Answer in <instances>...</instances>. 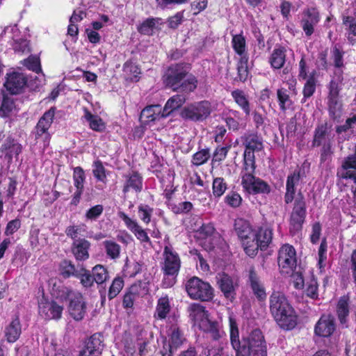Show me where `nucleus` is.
Masks as SVG:
<instances>
[{
  "instance_id": "nucleus-41",
  "label": "nucleus",
  "mask_w": 356,
  "mask_h": 356,
  "mask_svg": "<svg viewBox=\"0 0 356 356\" xmlns=\"http://www.w3.org/2000/svg\"><path fill=\"white\" fill-rule=\"evenodd\" d=\"M84 118L89 122V126L92 130L102 131L105 129V124L101 118L92 114L86 108H84Z\"/></svg>"
},
{
  "instance_id": "nucleus-61",
  "label": "nucleus",
  "mask_w": 356,
  "mask_h": 356,
  "mask_svg": "<svg viewBox=\"0 0 356 356\" xmlns=\"http://www.w3.org/2000/svg\"><path fill=\"white\" fill-rule=\"evenodd\" d=\"M92 173L95 177L99 181L105 182L106 176L105 168L100 161H96L93 163Z\"/></svg>"
},
{
  "instance_id": "nucleus-27",
  "label": "nucleus",
  "mask_w": 356,
  "mask_h": 356,
  "mask_svg": "<svg viewBox=\"0 0 356 356\" xmlns=\"http://www.w3.org/2000/svg\"><path fill=\"white\" fill-rule=\"evenodd\" d=\"M162 108L159 104H154L146 106L140 113V120L144 124L163 118L162 116Z\"/></svg>"
},
{
  "instance_id": "nucleus-19",
  "label": "nucleus",
  "mask_w": 356,
  "mask_h": 356,
  "mask_svg": "<svg viewBox=\"0 0 356 356\" xmlns=\"http://www.w3.org/2000/svg\"><path fill=\"white\" fill-rule=\"evenodd\" d=\"M118 216L124 222L126 227L134 234L141 243H150V238L144 229L137 222L129 218L125 213L120 211Z\"/></svg>"
},
{
  "instance_id": "nucleus-45",
  "label": "nucleus",
  "mask_w": 356,
  "mask_h": 356,
  "mask_svg": "<svg viewBox=\"0 0 356 356\" xmlns=\"http://www.w3.org/2000/svg\"><path fill=\"white\" fill-rule=\"evenodd\" d=\"M232 96L235 102L243 109L246 115L250 113V104L245 93L239 90H234Z\"/></svg>"
},
{
  "instance_id": "nucleus-60",
  "label": "nucleus",
  "mask_w": 356,
  "mask_h": 356,
  "mask_svg": "<svg viewBox=\"0 0 356 356\" xmlns=\"http://www.w3.org/2000/svg\"><path fill=\"white\" fill-rule=\"evenodd\" d=\"M153 209L146 204H140L138 206V216L140 220L145 224H148L151 221V216Z\"/></svg>"
},
{
  "instance_id": "nucleus-34",
  "label": "nucleus",
  "mask_w": 356,
  "mask_h": 356,
  "mask_svg": "<svg viewBox=\"0 0 356 356\" xmlns=\"http://www.w3.org/2000/svg\"><path fill=\"white\" fill-rule=\"evenodd\" d=\"M300 181L299 172H294L287 177L286 184V193L284 196V201L286 204L291 203L294 199L296 192L295 186Z\"/></svg>"
},
{
  "instance_id": "nucleus-50",
  "label": "nucleus",
  "mask_w": 356,
  "mask_h": 356,
  "mask_svg": "<svg viewBox=\"0 0 356 356\" xmlns=\"http://www.w3.org/2000/svg\"><path fill=\"white\" fill-rule=\"evenodd\" d=\"M129 290L130 291L131 293L136 298V299L140 297H143L149 292L147 282H136L132 284Z\"/></svg>"
},
{
  "instance_id": "nucleus-48",
  "label": "nucleus",
  "mask_w": 356,
  "mask_h": 356,
  "mask_svg": "<svg viewBox=\"0 0 356 356\" xmlns=\"http://www.w3.org/2000/svg\"><path fill=\"white\" fill-rule=\"evenodd\" d=\"M160 19L156 18H149L144 21L138 27V31L145 35H152L156 27V24Z\"/></svg>"
},
{
  "instance_id": "nucleus-29",
  "label": "nucleus",
  "mask_w": 356,
  "mask_h": 356,
  "mask_svg": "<svg viewBox=\"0 0 356 356\" xmlns=\"http://www.w3.org/2000/svg\"><path fill=\"white\" fill-rule=\"evenodd\" d=\"M243 345H245L250 351L266 348L264 340V336L259 330H253L247 339H244Z\"/></svg>"
},
{
  "instance_id": "nucleus-18",
  "label": "nucleus",
  "mask_w": 356,
  "mask_h": 356,
  "mask_svg": "<svg viewBox=\"0 0 356 356\" xmlns=\"http://www.w3.org/2000/svg\"><path fill=\"white\" fill-rule=\"evenodd\" d=\"M104 348L102 337L94 334L83 343L78 356H100Z\"/></svg>"
},
{
  "instance_id": "nucleus-52",
  "label": "nucleus",
  "mask_w": 356,
  "mask_h": 356,
  "mask_svg": "<svg viewBox=\"0 0 356 356\" xmlns=\"http://www.w3.org/2000/svg\"><path fill=\"white\" fill-rule=\"evenodd\" d=\"M277 96L278 99L280 109L285 111L289 109L292 105V101L287 94L286 90L283 89H278L277 91Z\"/></svg>"
},
{
  "instance_id": "nucleus-59",
  "label": "nucleus",
  "mask_w": 356,
  "mask_h": 356,
  "mask_svg": "<svg viewBox=\"0 0 356 356\" xmlns=\"http://www.w3.org/2000/svg\"><path fill=\"white\" fill-rule=\"evenodd\" d=\"M76 277L80 279L81 284L84 287H90L94 282V279L92 275H91L87 270L83 268H80L79 270V273Z\"/></svg>"
},
{
  "instance_id": "nucleus-6",
  "label": "nucleus",
  "mask_w": 356,
  "mask_h": 356,
  "mask_svg": "<svg viewBox=\"0 0 356 356\" xmlns=\"http://www.w3.org/2000/svg\"><path fill=\"white\" fill-rule=\"evenodd\" d=\"M57 296L70 300L69 313L75 321H81L83 318L86 306L81 293L63 286L59 289Z\"/></svg>"
},
{
  "instance_id": "nucleus-12",
  "label": "nucleus",
  "mask_w": 356,
  "mask_h": 356,
  "mask_svg": "<svg viewBox=\"0 0 356 356\" xmlns=\"http://www.w3.org/2000/svg\"><path fill=\"white\" fill-rule=\"evenodd\" d=\"M211 106L208 102H200L185 107L181 113V116L192 121H202L211 113Z\"/></svg>"
},
{
  "instance_id": "nucleus-9",
  "label": "nucleus",
  "mask_w": 356,
  "mask_h": 356,
  "mask_svg": "<svg viewBox=\"0 0 356 356\" xmlns=\"http://www.w3.org/2000/svg\"><path fill=\"white\" fill-rule=\"evenodd\" d=\"M277 264L282 274L291 275L294 272L297 266V257L292 245L286 243L281 246L277 252Z\"/></svg>"
},
{
  "instance_id": "nucleus-14",
  "label": "nucleus",
  "mask_w": 356,
  "mask_h": 356,
  "mask_svg": "<svg viewBox=\"0 0 356 356\" xmlns=\"http://www.w3.org/2000/svg\"><path fill=\"white\" fill-rule=\"evenodd\" d=\"M342 81L343 77L339 74L334 77L329 85L328 107L330 114L333 116H335L341 108L339 102V92L341 90Z\"/></svg>"
},
{
  "instance_id": "nucleus-21",
  "label": "nucleus",
  "mask_w": 356,
  "mask_h": 356,
  "mask_svg": "<svg viewBox=\"0 0 356 356\" xmlns=\"http://www.w3.org/2000/svg\"><path fill=\"white\" fill-rule=\"evenodd\" d=\"M3 33H8L13 40V49L17 52L25 53L29 51V41L26 39L19 37L20 32L17 25L9 26L4 29L3 33L1 34L2 37Z\"/></svg>"
},
{
  "instance_id": "nucleus-4",
  "label": "nucleus",
  "mask_w": 356,
  "mask_h": 356,
  "mask_svg": "<svg viewBox=\"0 0 356 356\" xmlns=\"http://www.w3.org/2000/svg\"><path fill=\"white\" fill-rule=\"evenodd\" d=\"M256 165H243L240 172L241 186L245 192L249 194H268L270 186L260 178L256 177Z\"/></svg>"
},
{
  "instance_id": "nucleus-40",
  "label": "nucleus",
  "mask_w": 356,
  "mask_h": 356,
  "mask_svg": "<svg viewBox=\"0 0 356 356\" xmlns=\"http://www.w3.org/2000/svg\"><path fill=\"white\" fill-rule=\"evenodd\" d=\"M286 60V49L284 47L275 48L270 57L271 66L275 69L282 68Z\"/></svg>"
},
{
  "instance_id": "nucleus-16",
  "label": "nucleus",
  "mask_w": 356,
  "mask_h": 356,
  "mask_svg": "<svg viewBox=\"0 0 356 356\" xmlns=\"http://www.w3.org/2000/svg\"><path fill=\"white\" fill-rule=\"evenodd\" d=\"M39 314L47 320H58L61 318L63 307L55 301L42 298L38 302Z\"/></svg>"
},
{
  "instance_id": "nucleus-36",
  "label": "nucleus",
  "mask_w": 356,
  "mask_h": 356,
  "mask_svg": "<svg viewBox=\"0 0 356 356\" xmlns=\"http://www.w3.org/2000/svg\"><path fill=\"white\" fill-rule=\"evenodd\" d=\"M171 310L170 300L168 296L161 297L156 304L154 316L156 319H165Z\"/></svg>"
},
{
  "instance_id": "nucleus-17",
  "label": "nucleus",
  "mask_w": 356,
  "mask_h": 356,
  "mask_svg": "<svg viewBox=\"0 0 356 356\" xmlns=\"http://www.w3.org/2000/svg\"><path fill=\"white\" fill-rule=\"evenodd\" d=\"M218 285L227 299L233 300L238 286V280L226 273H218L216 276Z\"/></svg>"
},
{
  "instance_id": "nucleus-25",
  "label": "nucleus",
  "mask_w": 356,
  "mask_h": 356,
  "mask_svg": "<svg viewBox=\"0 0 356 356\" xmlns=\"http://www.w3.org/2000/svg\"><path fill=\"white\" fill-rule=\"evenodd\" d=\"M248 283L252 290L253 293L260 300H264L266 297L265 288L261 279L255 270L254 267L250 266L248 270Z\"/></svg>"
},
{
  "instance_id": "nucleus-46",
  "label": "nucleus",
  "mask_w": 356,
  "mask_h": 356,
  "mask_svg": "<svg viewBox=\"0 0 356 356\" xmlns=\"http://www.w3.org/2000/svg\"><path fill=\"white\" fill-rule=\"evenodd\" d=\"M92 273L94 281L98 284L104 283L108 278V271L102 265H96L93 267Z\"/></svg>"
},
{
  "instance_id": "nucleus-33",
  "label": "nucleus",
  "mask_w": 356,
  "mask_h": 356,
  "mask_svg": "<svg viewBox=\"0 0 356 356\" xmlns=\"http://www.w3.org/2000/svg\"><path fill=\"white\" fill-rule=\"evenodd\" d=\"M336 311L340 323L347 327L349 315V298L347 296L340 298L337 305Z\"/></svg>"
},
{
  "instance_id": "nucleus-62",
  "label": "nucleus",
  "mask_w": 356,
  "mask_h": 356,
  "mask_svg": "<svg viewBox=\"0 0 356 356\" xmlns=\"http://www.w3.org/2000/svg\"><path fill=\"white\" fill-rule=\"evenodd\" d=\"M123 286L124 282L121 278H115L108 291L109 299H113L115 297H116L117 295L120 292V291L123 288Z\"/></svg>"
},
{
  "instance_id": "nucleus-5",
  "label": "nucleus",
  "mask_w": 356,
  "mask_h": 356,
  "mask_svg": "<svg viewBox=\"0 0 356 356\" xmlns=\"http://www.w3.org/2000/svg\"><path fill=\"white\" fill-rule=\"evenodd\" d=\"M333 136L327 123L318 125L314 131L312 146L321 147V161L325 162L332 155Z\"/></svg>"
},
{
  "instance_id": "nucleus-38",
  "label": "nucleus",
  "mask_w": 356,
  "mask_h": 356,
  "mask_svg": "<svg viewBox=\"0 0 356 356\" xmlns=\"http://www.w3.org/2000/svg\"><path fill=\"white\" fill-rule=\"evenodd\" d=\"M21 334V325L18 318L13 319L5 329V336L10 343L17 340Z\"/></svg>"
},
{
  "instance_id": "nucleus-11",
  "label": "nucleus",
  "mask_w": 356,
  "mask_h": 356,
  "mask_svg": "<svg viewBox=\"0 0 356 356\" xmlns=\"http://www.w3.org/2000/svg\"><path fill=\"white\" fill-rule=\"evenodd\" d=\"M55 108L52 107L46 111L40 118L35 127V140H37V143L42 141L44 148L49 145L51 136L48 130L52 124L55 115Z\"/></svg>"
},
{
  "instance_id": "nucleus-31",
  "label": "nucleus",
  "mask_w": 356,
  "mask_h": 356,
  "mask_svg": "<svg viewBox=\"0 0 356 356\" xmlns=\"http://www.w3.org/2000/svg\"><path fill=\"white\" fill-rule=\"evenodd\" d=\"M90 243L84 238L75 239L72 243V252L77 260L83 261L89 257Z\"/></svg>"
},
{
  "instance_id": "nucleus-47",
  "label": "nucleus",
  "mask_w": 356,
  "mask_h": 356,
  "mask_svg": "<svg viewBox=\"0 0 356 356\" xmlns=\"http://www.w3.org/2000/svg\"><path fill=\"white\" fill-rule=\"evenodd\" d=\"M232 47L236 54L242 56H247L245 54V40L241 35H235L232 38Z\"/></svg>"
},
{
  "instance_id": "nucleus-8",
  "label": "nucleus",
  "mask_w": 356,
  "mask_h": 356,
  "mask_svg": "<svg viewBox=\"0 0 356 356\" xmlns=\"http://www.w3.org/2000/svg\"><path fill=\"white\" fill-rule=\"evenodd\" d=\"M186 290L188 296L194 300L209 301L213 293L211 285L197 277L191 278L186 284Z\"/></svg>"
},
{
  "instance_id": "nucleus-22",
  "label": "nucleus",
  "mask_w": 356,
  "mask_h": 356,
  "mask_svg": "<svg viewBox=\"0 0 356 356\" xmlns=\"http://www.w3.org/2000/svg\"><path fill=\"white\" fill-rule=\"evenodd\" d=\"M26 83V80L23 74L13 72L7 74L4 86L10 93L18 94L22 90Z\"/></svg>"
},
{
  "instance_id": "nucleus-30",
  "label": "nucleus",
  "mask_w": 356,
  "mask_h": 356,
  "mask_svg": "<svg viewBox=\"0 0 356 356\" xmlns=\"http://www.w3.org/2000/svg\"><path fill=\"white\" fill-rule=\"evenodd\" d=\"M200 328L209 334L210 337L216 341L225 336V333L220 325L218 322L212 321L210 319L204 320L200 323Z\"/></svg>"
},
{
  "instance_id": "nucleus-39",
  "label": "nucleus",
  "mask_w": 356,
  "mask_h": 356,
  "mask_svg": "<svg viewBox=\"0 0 356 356\" xmlns=\"http://www.w3.org/2000/svg\"><path fill=\"white\" fill-rule=\"evenodd\" d=\"M343 24L346 27V38L349 43L354 45L356 43V20L351 16H343Z\"/></svg>"
},
{
  "instance_id": "nucleus-51",
  "label": "nucleus",
  "mask_w": 356,
  "mask_h": 356,
  "mask_svg": "<svg viewBox=\"0 0 356 356\" xmlns=\"http://www.w3.org/2000/svg\"><path fill=\"white\" fill-rule=\"evenodd\" d=\"M248 56H242L237 65L238 79L242 82L245 81L248 77Z\"/></svg>"
},
{
  "instance_id": "nucleus-64",
  "label": "nucleus",
  "mask_w": 356,
  "mask_h": 356,
  "mask_svg": "<svg viewBox=\"0 0 356 356\" xmlns=\"http://www.w3.org/2000/svg\"><path fill=\"white\" fill-rule=\"evenodd\" d=\"M316 90V81L314 76H310L305 83L303 88L304 98L310 97Z\"/></svg>"
},
{
  "instance_id": "nucleus-1",
  "label": "nucleus",
  "mask_w": 356,
  "mask_h": 356,
  "mask_svg": "<svg viewBox=\"0 0 356 356\" xmlns=\"http://www.w3.org/2000/svg\"><path fill=\"white\" fill-rule=\"evenodd\" d=\"M270 311L280 327L291 330L297 324V315L286 296L275 291L270 296Z\"/></svg>"
},
{
  "instance_id": "nucleus-53",
  "label": "nucleus",
  "mask_w": 356,
  "mask_h": 356,
  "mask_svg": "<svg viewBox=\"0 0 356 356\" xmlns=\"http://www.w3.org/2000/svg\"><path fill=\"white\" fill-rule=\"evenodd\" d=\"M209 158V150L208 149H202L193 154L191 162L194 165L199 166L207 163Z\"/></svg>"
},
{
  "instance_id": "nucleus-54",
  "label": "nucleus",
  "mask_w": 356,
  "mask_h": 356,
  "mask_svg": "<svg viewBox=\"0 0 356 356\" xmlns=\"http://www.w3.org/2000/svg\"><path fill=\"white\" fill-rule=\"evenodd\" d=\"M74 185L76 189L83 190V184L86 180L85 172L81 167H76L73 172Z\"/></svg>"
},
{
  "instance_id": "nucleus-28",
  "label": "nucleus",
  "mask_w": 356,
  "mask_h": 356,
  "mask_svg": "<svg viewBox=\"0 0 356 356\" xmlns=\"http://www.w3.org/2000/svg\"><path fill=\"white\" fill-rule=\"evenodd\" d=\"M125 180L123 186V193H127L131 191L139 193L143 188V179L137 172H133L124 176Z\"/></svg>"
},
{
  "instance_id": "nucleus-15",
  "label": "nucleus",
  "mask_w": 356,
  "mask_h": 356,
  "mask_svg": "<svg viewBox=\"0 0 356 356\" xmlns=\"http://www.w3.org/2000/svg\"><path fill=\"white\" fill-rule=\"evenodd\" d=\"M320 13L317 8L310 7L303 10L300 25L307 36H311L314 33L315 26L320 22Z\"/></svg>"
},
{
  "instance_id": "nucleus-55",
  "label": "nucleus",
  "mask_w": 356,
  "mask_h": 356,
  "mask_svg": "<svg viewBox=\"0 0 356 356\" xmlns=\"http://www.w3.org/2000/svg\"><path fill=\"white\" fill-rule=\"evenodd\" d=\"M227 184L222 177L215 178L213 181L212 189L215 197H221L227 190Z\"/></svg>"
},
{
  "instance_id": "nucleus-26",
  "label": "nucleus",
  "mask_w": 356,
  "mask_h": 356,
  "mask_svg": "<svg viewBox=\"0 0 356 356\" xmlns=\"http://www.w3.org/2000/svg\"><path fill=\"white\" fill-rule=\"evenodd\" d=\"M235 229L238 237L242 241L244 249L245 242L252 241L253 238L256 236V229H253L248 221L241 218L236 220Z\"/></svg>"
},
{
  "instance_id": "nucleus-44",
  "label": "nucleus",
  "mask_w": 356,
  "mask_h": 356,
  "mask_svg": "<svg viewBox=\"0 0 356 356\" xmlns=\"http://www.w3.org/2000/svg\"><path fill=\"white\" fill-rule=\"evenodd\" d=\"M103 246L108 258L117 259L120 257L121 247L116 242L106 240L103 242Z\"/></svg>"
},
{
  "instance_id": "nucleus-7",
  "label": "nucleus",
  "mask_w": 356,
  "mask_h": 356,
  "mask_svg": "<svg viewBox=\"0 0 356 356\" xmlns=\"http://www.w3.org/2000/svg\"><path fill=\"white\" fill-rule=\"evenodd\" d=\"M255 237L252 241L245 243V252L250 257H254L258 250H266L272 241L273 232L268 227H259L255 232Z\"/></svg>"
},
{
  "instance_id": "nucleus-35",
  "label": "nucleus",
  "mask_w": 356,
  "mask_h": 356,
  "mask_svg": "<svg viewBox=\"0 0 356 356\" xmlns=\"http://www.w3.org/2000/svg\"><path fill=\"white\" fill-rule=\"evenodd\" d=\"M188 311L191 318L195 322H198L200 326V323H202L204 320L209 319L208 312L205 310L204 307L198 303H193L190 305Z\"/></svg>"
},
{
  "instance_id": "nucleus-32",
  "label": "nucleus",
  "mask_w": 356,
  "mask_h": 356,
  "mask_svg": "<svg viewBox=\"0 0 356 356\" xmlns=\"http://www.w3.org/2000/svg\"><path fill=\"white\" fill-rule=\"evenodd\" d=\"M123 76L127 81L138 82L141 74L139 66L131 60L126 61L122 67Z\"/></svg>"
},
{
  "instance_id": "nucleus-42",
  "label": "nucleus",
  "mask_w": 356,
  "mask_h": 356,
  "mask_svg": "<svg viewBox=\"0 0 356 356\" xmlns=\"http://www.w3.org/2000/svg\"><path fill=\"white\" fill-rule=\"evenodd\" d=\"M186 341L182 331L177 326L172 325L170 333V343L177 350Z\"/></svg>"
},
{
  "instance_id": "nucleus-58",
  "label": "nucleus",
  "mask_w": 356,
  "mask_h": 356,
  "mask_svg": "<svg viewBox=\"0 0 356 356\" xmlns=\"http://www.w3.org/2000/svg\"><path fill=\"white\" fill-rule=\"evenodd\" d=\"M79 269H76L75 266L72 264L70 261H64L60 265V272L64 277H69L70 276L76 277L79 273Z\"/></svg>"
},
{
  "instance_id": "nucleus-56",
  "label": "nucleus",
  "mask_w": 356,
  "mask_h": 356,
  "mask_svg": "<svg viewBox=\"0 0 356 356\" xmlns=\"http://www.w3.org/2000/svg\"><path fill=\"white\" fill-rule=\"evenodd\" d=\"M15 108L14 101L10 97H4L0 106V116L8 117Z\"/></svg>"
},
{
  "instance_id": "nucleus-23",
  "label": "nucleus",
  "mask_w": 356,
  "mask_h": 356,
  "mask_svg": "<svg viewBox=\"0 0 356 356\" xmlns=\"http://www.w3.org/2000/svg\"><path fill=\"white\" fill-rule=\"evenodd\" d=\"M339 143L348 140L352 135H356V114L350 115L344 124L336 127Z\"/></svg>"
},
{
  "instance_id": "nucleus-3",
  "label": "nucleus",
  "mask_w": 356,
  "mask_h": 356,
  "mask_svg": "<svg viewBox=\"0 0 356 356\" xmlns=\"http://www.w3.org/2000/svg\"><path fill=\"white\" fill-rule=\"evenodd\" d=\"M161 266L165 275L162 282L163 286L164 288L172 286L176 282V277L181 267V259L178 253L172 247L165 246L164 248L163 262Z\"/></svg>"
},
{
  "instance_id": "nucleus-24",
  "label": "nucleus",
  "mask_w": 356,
  "mask_h": 356,
  "mask_svg": "<svg viewBox=\"0 0 356 356\" xmlns=\"http://www.w3.org/2000/svg\"><path fill=\"white\" fill-rule=\"evenodd\" d=\"M335 330L334 317L330 315H323L316 323L314 332L323 337H330Z\"/></svg>"
},
{
  "instance_id": "nucleus-43",
  "label": "nucleus",
  "mask_w": 356,
  "mask_h": 356,
  "mask_svg": "<svg viewBox=\"0 0 356 356\" xmlns=\"http://www.w3.org/2000/svg\"><path fill=\"white\" fill-rule=\"evenodd\" d=\"M29 241L33 249H38L47 243V238L44 234H40V230L38 228L31 229Z\"/></svg>"
},
{
  "instance_id": "nucleus-37",
  "label": "nucleus",
  "mask_w": 356,
  "mask_h": 356,
  "mask_svg": "<svg viewBox=\"0 0 356 356\" xmlns=\"http://www.w3.org/2000/svg\"><path fill=\"white\" fill-rule=\"evenodd\" d=\"M185 102L186 98L181 95H177L170 97L163 109L162 116L168 117L173 111L181 107Z\"/></svg>"
},
{
  "instance_id": "nucleus-2",
  "label": "nucleus",
  "mask_w": 356,
  "mask_h": 356,
  "mask_svg": "<svg viewBox=\"0 0 356 356\" xmlns=\"http://www.w3.org/2000/svg\"><path fill=\"white\" fill-rule=\"evenodd\" d=\"M189 65L179 63L168 67L163 76V82L166 86L174 90L181 89L183 91H193L197 87L196 78L189 74Z\"/></svg>"
},
{
  "instance_id": "nucleus-13",
  "label": "nucleus",
  "mask_w": 356,
  "mask_h": 356,
  "mask_svg": "<svg viewBox=\"0 0 356 356\" xmlns=\"http://www.w3.org/2000/svg\"><path fill=\"white\" fill-rule=\"evenodd\" d=\"M306 216V204L304 197L298 194L295 199L294 207L291 214L290 231L295 234L301 229Z\"/></svg>"
},
{
  "instance_id": "nucleus-20",
  "label": "nucleus",
  "mask_w": 356,
  "mask_h": 356,
  "mask_svg": "<svg viewBox=\"0 0 356 356\" xmlns=\"http://www.w3.org/2000/svg\"><path fill=\"white\" fill-rule=\"evenodd\" d=\"M229 322L231 343L233 348L236 351V356H250V348H248L245 345H241L238 327L233 316H229Z\"/></svg>"
},
{
  "instance_id": "nucleus-57",
  "label": "nucleus",
  "mask_w": 356,
  "mask_h": 356,
  "mask_svg": "<svg viewBox=\"0 0 356 356\" xmlns=\"http://www.w3.org/2000/svg\"><path fill=\"white\" fill-rule=\"evenodd\" d=\"M305 292L307 296L312 298H318V283L313 275H311L309 279L307 280Z\"/></svg>"
},
{
  "instance_id": "nucleus-63",
  "label": "nucleus",
  "mask_w": 356,
  "mask_h": 356,
  "mask_svg": "<svg viewBox=\"0 0 356 356\" xmlns=\"http://www.w3.org/2000/svg\"><path fill=\"white\" fill-rule=\"evenodd\" d=\"M225 200L230 207L236 208L241 205L242 198L238 193L236 192H230L226 195Z\"/></svg>"
},
{
  "instance_id": "nucleus-49",
  "label": "nucleus",
  "mask_w": 356,
  "mask_h": 356,
  "mask_svg": "<svg viewBox=\"0 0 356 356\" xmlns=\"http://www.w3.org/2000/svg\"><path fill=\"white\" fill-rule=\"evenodd\" d=\"M129 290L130 291L131 293L136 298V299L140 297H143L149 292L147 282H136L132 284Z\"/></svg>"
},
{
  "instance_id": "nucleus-10",
  "label": "nucleus",
  "mask_w": 356,
  "mask_h": 356,
  "mask_svg": "<svg viewBox=\"0 0 356 356\" xmlns=\"http://www.w3.org/2000/svg\"><path fill=\"white\" fill-rule=\"evenodd\" d=\"M245 149L243 154V165H255L254 152L263 149L262 139L254 134H247L243 136Z\"/></svg>"
}]
</instances>
